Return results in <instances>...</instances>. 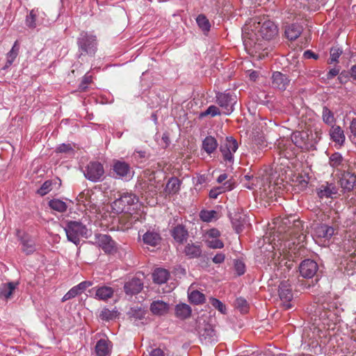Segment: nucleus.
Returning a JSON list of instances; mask_svg holds the SVG:
<instances>
[{"label": "nucleus", "instance_id": "nucleus-37", "mask_svg": "<svg viewBox=\"0 0 356 356\" xmlns=\"http://www.w3.org/2000/svg\"><path fill=\"white\" fill-rule=\"evenodd\" d=\"M322 119L325 124L327 125H334L335 118L333 112L327 106H323L322 111Z\"/></svg>", "mask_w": 356, "mask_h": 356}, {"label": "nucleus", "instance_id": "nucleus-30", "mask_svg": "<svg viewBox=\"0 0 356 356\" xmlns=\"http://www.w3.org/2000/svg\"><path fill=\"white\" fill-rule=\"evenodd\" d=\"M302 32V27L298 24H290L286 26L285 29L286 37L290 40H296L300 35Z\"/></svg>", "mask_w": 356, "mask_h": 356}, {"label": "nucleus", "instance_id": "nucleus-62", "mask_svg": "<svg viewBox=\"0 0 356 356\" xmlns=\"http://www.w3.org/2000/svg\"><path fill=\"white\" fill-rule=\"evenodd\" d=\"M304 56H305V58H308V59L309 58H314V59L318 58V55H316V54H314L313 51H312L310 50H307V51H305Z\"/></svg>", "mask_w": 356, "mask_h": 356}, {"label": "nucleus", "instance_id": "nucleus-58", "mask_svg": "<svg viewBox=\"0 0 356 356\" xmlns=\"http://www.w3.org/2000/svg\"><path fill=\"white\" fill-rule=\"evenodd\" d=\"M350 135L349 136L350 140L356 138V118L353 119L350 124Z\"/></svg>", "mask_w": 356, "mask_h": 356}, {"label": "nucleus", "instance_id": "nucleus-56", "mask_svg": "<svg viewBox=\"0 0 356 356\" xmlns=\"http://www.w3.org/2000/svg\"><path fill=\"white\" fill-rule=\"evenodd\" d=\"M92 285V282H90V281H83L81 283H79V284H77L76 286V288L78 289V290L79 291L80 293L81 294L83 292H84V291L91 286Z\"/></svg>", "mask_w": 356, "mask_h": 356}, {"label": "nucleus", "instance_id": "nucleus-46", "mask_svg": "<svg viewBox=\"0 0 356 356\" xmlns=\"http://www.w3.org/2000/svg\"><path fill=\"white\" fill-rule=\"evenodd\" d=\"M90 197V191H84L79 194V195L76 197V200L79 202V204H82L84 206L86 205L87 202H90L89 198Z\"/></svg>", "mask_w": 356, "mask_h": 356}, {"label": "nucleus", "instance_id": "nucleus-12", "mask_svg": "<svg viewBox=\"0 0 356 356\" xmlns=\"http://www.w3.org/2000/svg\"><path fill=\"white\" fill-rule=\"evenodd\" d=\"M199 337L202 343L208 344L218 341V336L213 326L209 323L200 327Z\"/></svg>", "mask_w": 356, "mask_h": 356}, {"label": "nucleus", "instance_id": "nucleus-36", "mask_svg": "<svg viewBox=\"0 0 356 356\" xmlns=\"http://www.w3.org/2000/svg\"><path fill=\"white\" fill-rule=\"evenodd\" d=\"M19 47L18 42L15 41L10 51L6 54V67L10 66L19 54Z\"/></svg>", "mask_w": 356, "mask_h": 356}, {"label": "nucleus", "instance_id": "nucleus-6", "mask_svg": "<svg viewBox=\"0 0 356 356\" xmlns=\"http://www.w3.org/2000/svg\"><path fill=\"white\" fill-rule=\"evenodd\" d=\"M216 103L222 108V112L225 115H229L234 108V106L236 103V96L229 92H218L216 96Z\"/></svg>", "mask_w": 356, "mask_h": 356}, {"label": "nucleus", "instance_id": "nucleus-22", "mask_svg": "<svg viewBox=\"0 0 356 356\" xmlns=\"http://www.w3.org/2000/svg\"><path fill=\"white\" fill-rule=\"evenodd\" d=\"M330 139L339 146H343L346 140V136L342 128L339 125H332L329 131Z\"/></svg>", "mask_w": 356, "mask_h": 356}, {"label": "nucleus", "instance_id": "nucleus-28", "mask_svg": "<svg viewBox=\"0 0 356 356\" xmlns=\"http://www.w3.org/2000/svg\"><path fill=\"white\" fill-rule=\"evenodd\" d=\"M169 305L162 300L153 301L150 305V311L155 315L162 316L168 313Z\"/></svg>", "mask_w": 356, "mask_h": 356}, {"label": "nucleus", "instance_id": "nucleus-29", "mask_svg": "<svg viewBox=\"0 0 356 356\" xmlns=\"http://www.w3.org/2000/svg\"><path fill=\"white\" fill-rule=\"evenodd\" d=\"M181 181L177 177H171L168 179L164 193L165 195H175L177 194L180 190Z\"/></svg>", "mask_w": 356, "mask_h": 356}, {"label": "nucleus", "instance_id": "nucleus-60", "mask_svg": "<svg viewBox=\"0 0 356 356\" xmlns=\"http://www.w3.org/2000/svg\"><path fill=\"white\" fill-rule=\"evenodd\" d=\"M225 259V256L223 253H218L213 257L212 261L215 264H220L224 262Z\"/></svg>", "mask_w": 356, "mask_h": 356}, {"label": "nucleus", "instance_id": "nucleus-1", "mask_svg": "<svg viewBox=\"0 0 356 356\" xmlns=\"http://www.w3.org/2000/svg\"><path fill=\"white\" fill-rule=\"evenodd\" d=\"M254 30L243 35V45L245 51L251 56H254L263 49L261 40L257 38L259 35L263 39L270 40L274 38L278 33L277 28L273 22L263 19L254 22Z\"/></svg>", "mask_w": 356, "mask_h": 356}, {"label": "nucleus", "instance_id": "nucleus-25", "mask_svg": "<svg viewBox=\"0 0 356 356\" xmlns=\"http://www.w3.org/2000/svg\"><path fill=\"white\" fill-rule=\"evenodd\" d=\"M171 236L177 243L181 244L186 241L188 233L185 226L178 225L172 229Z\"/></svg>", "mask_w": 356, "mask_h": 356}, {"label": "nucleus", "instance_id": "nucleus-64", "mask_svg": "<svg viewBox=\"0 0 356 356\" xmlns=\"http://www.w3.org/2000/svg\"><path fill=\"white\" fill-rule=\"evenodd\" d=\"M88 84H86L84 82H83L81 81V82L80 83L79 86V91H81V92L86 91L88 88Z\"/></svg>", "mask_w": 356, "mask_h": 356}, {"label": "nucleus", "instance_id": "nucleus-24", "mask_svg": "<svg viewBox=\"0 0 356 356\" xmlns=\"http://www.w3.org/2000/svg\"><path fill=\"white\" fill-rule=\"evenodd\" d=\"M161 241V234L154 230H147L143 235V243L152 247H156L158 245Z\"/></svg>", "mask_w": 356, "mask_h": 356}, {"label": "nucleus", "instance_id": "nucleus-59", "mask_svg": "<svg viewBox=\"0 0 356 356\" xmlns=\"http://www.w3.org/2000/svg\"><path fill=\"white\" fill-rule=\"evenodd\" d=\"M208 238H218L220 235V233L218 229L213 228L209 229L207 233Z\"/></svg>", "mask_w": 356, "mask_h": 356}, {"label": "nucleus", "instance_id": "nucleus-14", "mask_svg": "<svg viewBox=\"0 0 356 356\" xmlns=\"http://www.w3.org/2000/svg\"><path fill=\"white\" fill-rule=\"evenodd\" d=\"M94 243L106 253H111L114 250L115 245V241L109 235L102 234H95Z\"/></svg>", "mask_w": 356, "mask_h": 356}, {"label": "nucleus", "instance_id": "nucleus-55", "mask_svg": "<svg viewBox=\"0 0 356 356\" xmlns=\"http://www.w3.org/2000/svg\"><path fill=\"white\" fill-rule=\"evenodd\" d=\"M72 150L73 149L70 144L63 143L58 145L56 148V152L59 153H67Z\"/></svg>", "mask_w": 356, "mask_h": 356}, {"label": "nucleus", "instance_id": "nucleus-5", "mask_svg": "<svg viewBox=\"0 0 356 356\" xmlns=\"http://www.w3.org/2000/svg\"><path fill=\"white\" fill-rule=\"evenodd\" d=\"M138 202V197L131 192H123L112 204V208L116 213L126 211L131 205Z\"/></svg>", "mask_w": 356, "mask_h": 356}, {"label": "nucleus", "instance_id": "nucleus-27", "mask_svg": "<svg viewBox=\"0 0 356 356\" xmlns=\"http://www.w3.org/2000/svg\"><path fill=\"white\" fill-rule=\"evenodd\" d=\"M92 290H95V298L99 300L106 301L112 298L114 293L113 288L107 286L95 287Z\"/></svg>", "mask_w": 356, "mask_h": 356}, {"label": "nucleus", "instance_id": "nucleus-45", "mask_svg": "<svg viewBox=\"0 0 356 356\" xmlns=\"http://www.w3.org/2000/svg\"><path fill=\"white\" fill-rule=\"evenodd\" d=\"M210 303L214 308L218 309L220 313H222V314L226 313L225 305L219 300H218L215 298H211L210 299Z\"/></svg>", "mask_w": 356, "mask_h": 356}, {"label": "nucleus", "instance_id": "nucleus-17", "mask_svg": "<svg viewBox=\"0 0 356 356\" xmlns=\"http://www.w3.org/2000/svg\"><path fill=\"white\" fill-rule=\"evenodd\" d=\"M334 234V229L333 227L324 223H318L314 227L313 235L318 238H323L329 240Z\"/></svg>", "mask_w": 356, "mask_h": 356}, {"label": "nucleus", "instance_id": "nucleus-49", "mask_svg": "<svg viewBox=\"0 0 356 356\" xmlns=\"http://www.w3.org/2000/svg\"><path fill=\"white\" fill-rule=\"evenodd\" d=\"M342 54V51L339 48L332 47L330 49V63L332 64L333 63H336L338 61V58Z\"/></svg>", "mask_w": 356, "mask_h": 356}, {"label": "nucleus", "instance_id": "nucleus-8", "mask_svg": "<svg viewBox=\"0 0 356 356\" xmlns=\"http://www.w3.org/2000/svg\"><path fill=\"white\" fill-rule=\"evenodd\" d=\"M104 172V166L100 162L91 161L88 164L84 175L88 180L97 182L102 180Z\"/></svg>", "mask_w": 356, "mask_h": 356}, {"label": "nucleus", "instance_id": "nucleus-3", "mask_svg": "<svg viewBox=\"0 0 356 356\" xmlns=\"http://www.w3.org/2000/svg\"><path fill=\"white\" fill-rule=\"evenodd\" d=\"M65 231L67 240L75 245H79L81 238H88L90 231L82 222L76 220L68 221Z\"/></svg>", "mask_w": 356, "mask_h": 356}, {"label": "nucleus", "instance_id": "nucleus-19", "mask_svg": "<svg viewBox=\"0 0 356 356\" xmlns=\"http://www.w3.org/2000/svg\"><path fill=\"white\" fill-rule=\"evenodd\" d=\"M143 287V281L139 278L134 277L124 284V290L127 295H134L140 293Z\"/></svg>", "mask_w": 356, "mask_h": 356}, {"label": "nucleus", "instance_id": "nucleus-50", "mask_svg": "<svg viewBox=\"0 0 356 356\" xmlns=\"http://www.w3.org/2000/svg\"><path fill=\"white\" fill-rule=\"evenodd\" d=\"M235 306L239 309L241 312H248V302L246 300L243 298H238L235 301Z\"/></svg>", "mask_w": 356, "mask_h": 356}, {"label": "nucleus", "instance_id": "nucleus-34", "mask_svg": "<svg viewBox=\"0 0 356 356\" xmlns=\"http://www.w3.org/2000/svg\"><path fill=\"white\" fill-rule=\"evenodd\" d=\"M184 253L189 258H197L202 254V249L198 245L188 243L184 248Z\"/></svg>", "mask_w": 356, "mask_h": 356}, {"label": "nucleus", "instance_id": "nucleus-21", "mask_svg": "<svg viewBox=\"0 0 356 356\" xmlns=\"http://www.w3.org/2000/svg\"><path fill=\"white\" fill-rule=\"evenodd\" d=\"M112 343L107 339H99L95 347L96 356H110Z\"/></svg>", "mask_w": 356, "mask_h": 356}, {"label": "nucleus", "instance_id": "nucleus-18", "mask_svg": "<svg viewBox=\"0 0 356 356\" xmlns=\"http://www.w3.org/2000/svg\"><path fill=\"white\" fill-rule=\"evenodd\" d=\"M272 86L280 90H286L290 80L288 76L280 72H274L271 76Z\"/></svg>", "mask_w": 356, "mask_h": 356}, {"label": "nucleus", "instance_id": "nucleus-48", "mask_svg": "<svg viewBox=\"0 0 356 356\" xmlns=\"http://www.w3.org/2000/svg\"><path fill=\"white\" fill-rule=\"evenodd\" d=\"M81 294L76 286L72 287L67 293H66L62 298V302L70 300L76 296Z\"/></svg>", "mask_w": 356, "mask_h": 356}, {"label": "nucleus", "instance_id": "nucleus-32", "mask_svg": "<svg viewBox=\"0 0 356 356\" xmlns=\"http://www.w3.org/2000/svg\"><path fill=\"white\" fill-rule=\"evenodd\" d=\"M169 276L170 273L168 270L164 268H156L152 274L154 282L159 284L166 282Z\"/></svg>", "mask_w": 356, "mask_h": 356}, {"label": "nucleus", "instance_id": "nucleus-51", "mask_svg": "<svg viewBox=\"0 0 356 356\" xmlns=\"http://www.w3.org/2000/svg\"><path fill=\"white\" fill-rule=\"evenodd\" d=\"M234 268L238 275H242L245 272V266L241 261L236 260L234 263Z\"/></svg>", "mask_w": 356, "mask_h": 356}, {"label": "nucleus", "instance_id": "nucleus-7", "mask_svg": "<svg viewBox=\"0 0 356 356\" xmlns=\"http://www.w3.org/2000/svg\"><path fill=\"white\" fill-rule=\"evenodd\" d=\"M113 177L115 179H121L124 180H129L134 175L130 165L120 160H114L113 164Z\"/></svg>", "mask_w": 356, "mask_h": 356}, {"label": "nucleus", "instance_id": "nucleus-44", "mask_svg": "<svg viewBox=\"0 0 356 356\" xmlns=\"http://www.w3.org/2000/svg\"><path fill=\"white\" fill-rule=\"evenodd\" d=\"M207 246L212 249H220L224 247V243L218 238H207L206 241Z\"/></svg>", "mask_w": 356, "mask_h": 356}, {"label": "nucleus", "instance_id": "nucleus-38", "mask_svg": "<svg viewBox=\"0 0 356 356\" xmlns=\"http://www.w3.org/2000/svg\"><path fill=\"white\" fill-rule=\"evenodd\" d=\"M200 219L206 222H211L213 220H217L218 213L214 210H202L200 213Z\"/></svg>", "mask_w": 356, "mask_h": 356}, {"label": "nucleus", "instance_id": "nucleus-16", "mask_svg": "<svg viewBox=\"0 0 356 356\" xmlns=\"http://www.w3.org/2000/svg\"><path fill=\"white\" fill-rule=\"evenodd\" d=\"M318 268L316 262L312 259L304 260L299 266L300 273L305 278L313 277L316 275Z\"/></svg>", "mask_w": 356, "mask_h": 356}, {"label": "nucleus", "instance_id": "nucleus-41", "mask_svg": "<svg viewBox=\"0 0 356 356\" xmlns=\"http://www.w3.org/2000/svg\"><path fill=\"white\" fill-rule=\"evenodd\" d=\"M118 316V311L117 310H110L107 308H104L102 309L99 314V317L102 320L104 321H111L114 318H115Z\"/></svg>", "mask_w": 356, "mask_h": 356}, {"label": "nucleus", "instance_id": "nucleus-2", "mask_svg": "<svg viewBox=\"0 0 356 356\" xmlns=\"http://www.w3.org/2000/svg\"><path fill=\"white\" fill-rule=\"evenodd\" d=\"M323 131L320 124H315L313 129L293 132L291 140L294 145L303 149L310 150L321 140Z\"/></svg>", "mask_w": 356, "mask_h": 356}, {"label": "nucleus", "instance_id": "nucleus-10", "mask_svg": "<svg viewBox=\"0 0 356 356\" xmlns=\"http://www.w3.org/2000/svg\"><path fill=\"white\" fill-rule=\"evenodd\" d=\"M316 192L320 199L335 198L339 192V188L335 182L325 181L320 184L316 188Z\"/></svg>", "mask_w": 356, "mask_h": 356}, {"label": "nucleus", "instance_id": "nucleus-13", "mask_svg": "<svg viewBox=\"0 0 356 356\" xmlns=\"http://www.w3.org/2000/svg\"><path fill=\"white\" fill-rule=\"evenodd\" d=\"M17 236L22 245V250L26 254H31L35 251V243L33 238L25 232L17 230Z\"/></svg>", "mask_w": 356, "mask_h": 356}, {"label": "nucleus", "instance_id": "nucleus-20", "mask_svg": "<svg viewBox=\"0 0 356 356\" xmlns=\"http://www.w3.org/2000/svg\"><path fill=\"white\" fill-rule=\"evenodd\" d=\"M339 182L341 187L344 191H350L355 186L356 182V176L354 175V173L345 170L341 174Z\"/></svg>", "mask_w": 356, "mask_h": 356}, {"label": "nucleus", "instance_id": "nucleus-15", "mask_svg": "<svg viewBox=\"0 0 356 356\" xmlns=\"http://www.w3.org/2000/svg\"><path fill=\"white\" fill-rule=\"evenodd\" d=\"M147 311L142 307H132L127 312L128 319L138 326L144 324V320L145 319Z\"/></svg>", "mask_w": 356, "mask_h": 356}, {"label": "nucleus", "instance_id": "nucleus-42", "mask_svg": "<svg viewBox=\"0 0 356 356\" xmlns=\"http://www.w3.org/2000/svg\"><path fill=\"white\" fill-rule=\"evenodd\" d=\"M196 22L202 30L209 31L210 29L209 22L204 15H199L196 19Z\"/></svg>", "mask_w": 356, "mask_h": 356}, {"label": "nucleus", "instance_id": "nucleus-23", "mask_svg": "<svg viewBox=\"0 0 356 356\" xmlns=\"http://www.w3.org/2000/svg\"><path fill=\"white\" fill-rule=\"evenodd\" d=\"M329 164L330 166L339 171H345L348 166V162L343 159L339 152H334L329 158Z\"/></svg>", "mask_w": 356, "mask_h": 356}, {"label": "nucleus", "instance_id": "nucleus-33", "mask_svg": "<svg viewBox=\"0 0 356 356\" xmlns=\"http://www.w3.org/2000/svg\"><path fill=\"white\" fill-rule=\"evenodd\" d=\"M176 316L181 319H186L191 316V309L189 305L181 303L179 304L175 307Z\"/></svg>", "mask_w": 356, "mask_h": 356}, {"label": "nucleus", "instance_id": "nucleus-61", "mask_svg": "<svg viewBox=\"0 0 356 356\" xmlns=\"http://www.w3.org/2000/svg\"><path fill=\"white\" fill-rule=\"evenodd\" d=\"M339 69H337V68L331 69L327 74V78L328 79H332L333 77L337 76L339 74Z\"/></svg>", "mask_w": 356, "mask_h": 356}, {"label": "nucleus", "instance_id": "nucleus-43", "mask_svg": "<svg viewBox=\"0 0 356 356\" xmlns=\"http://www.w3.org/2000/svg\"><path fill=\"white\" fill-rule=\"evenodd\" d=\"M53 181L51 180H47L44 181L40 188L38 190V193L44 196L52 190Z\"/></svg>", "mask_w": 356, "mask_h": 356}, {"label": "nucleus", "instance_id": "nucleus-39", "mask_svg": "<svg viewBox=\"0 0 356 356\" xmlns=\"http://www.w3.org/2000/svg\"><path fill=\"white\" fill-rule=\"evenodd\" d=\"M49 206L53 210L60 213L65 212L67 208V204L65 202L58 199H54L50 200L49 202Z\"/></svg>", "mask_w": 356, "mask_h": 356}, {"label": "nucleus", "instance_id": "nucleus-54", "mask_svg": "<svg viewBox=\"0 0 356 356\" xmlns=\"http://www.w3.org/2000/svg\"><path fill=\"white\" fill-rule=\"evenodd\" d=\"M149 356H169L168 353H165L163 350L156 348L152 349L149 353Z\"/></svg>", "mask_w": 356, "mask_h": 356}, {"label": "nucleus", "instance_id": "nucleus-26", "mask_svg": "<svg viewBox=\"0 0 356 356\" xmlns=\"http://www.w3.org/2000/svg\"><path fill=\"white\" fill-rule=\"evenodd\" d=\"M278 292L282 301L289 302L293 298L292 289L289 281H283L280 283Z\"/></svg>", "mask_w": 356, "mask_h": 356}, {"label": "nucleus", "instance_id": "nucleus-52", "mask_svg": "<svg viewBox=\"0 0 356 356\" xmlns=\"http://www.w3.org/2000/svg\"><path fill=\"white\" fill-rule=\"evenodd\" d=\"M220 109L217 106H216L214 105H211L207 108V109L202 114V115H211L212 117H214V116L220 115Z\"/></svg>", "mask_w": 356, "mask_h": 356}, {"label": "nucleus", "instance_id": "nucleus-57", "mask_svg": "<svg viewBox=\"0 0 356 356\" xmlns=\"http://www.w3.org/2000/svg\"><path fill=\"white\" fill-rule=\"evenodd\" d=\"M244 179L246 181H252L250 184H245V186L248 189H252L253 186L255 185V181H257V177H254L251 175H246L244 176Z\"/></svg>", "mask_w": 356, "mask_h": 356}, {"label": "nucleus", "instance_id": "nucleus-40", "mask_svg": "<svg viewBox=\"0 0 356 356\" xmlns=\"http://www.w3.org/2000/svg\"><path fill=\"white\" fill-rule=\"evenodd\" d=\"M188 298L192 303L195 305L203 303L205 300L204 295L198 291H193L188 295Z\"/></svg>", "mask_w": 356, "mask_h": 356}, {"label": "nucleus", "instance_id": "nucleus-4", "mask_svg": "<svg viewBox=\"0 0 356 356\" xmlns=\"http://www.w3.org/2000/svg\"><path fill=\"white\" fill-rule=\"evenodd\" d=\"M77 45L81 55L94 56L97 50V37L87 32H82L77 39Z\"/></svg>", "mask_w": 356, "mask_h": 356}, {"label": "nucleus", "instance_id": "nucleus-47", "mask_svg": "<svg viewBox=\"0 0 356 356\" xmlns=\"http://www.w3.org/2000/svg\"><path fill=\"white\" fill-rule=\"evenodd\" d=\"M35 19H36V13L34 10H32L29 15L26 16V24L29 28L33 29L36 26L35 23Z\"/></svg>", "mask_w": 356, "mask_h": 356}, {"label": "nucleus", "instance_id": "nucleus-31", "mask_svg": "<svg viewBox=\"0 0 356 356\" xmlns=\"http://www.w3.org/2000/svg\"><path fill=\"white\" fill-rule=\"evenodd\" d=\"M17 284L18 283L15 282L2 283L0 285V298H4L6 300L10 298Z\"/></svg>", "mask_w": 356, "mask_h": 356}, {"label": "nucleus", "instance_id": "nucleus-63", "mask_svg": "<svg viewBox=\"0 0 356 356\" xmlns=\"http://www.w3.org/2000/svg\"><path fill=\"white\" fill-rule=\"evenodd\" d=\"M92 76L86 74L83 77L82 81L84 82L86 84L89 85L92 82Z\"/></svg>", "mask_w": 356, "mask_h": 356}, {"label": "nucleus", "instance_id": "nucleus-11", "mask_svg": "<svg viewBox=\"0 0 356 356\" xmlns=\"http://www.w3.org/2000/svg\"><path fill=\"white\" fill-rule=\"evenodd\" d=\"M121 213L118 218V227L122 231L132 228L136 222L140 221V216L137 213H131L127 211Z\"/></svg>", "mask_w": 356, "mask_h": 356}, {"label": "nucleus", "instance_id": "nucleus-35", "mask_svg": "<svg viewBox=\"0 0 356 356\" xmlns=\"http://www.w3.org/2000/svg\"><path fill=\"white\" fill-rule=\"evenodd\" d=\"M217 147L218 143L214 137L207 136L202 142V148L209 154L213 153Z\"/></svg>", "mask_w": 356, "mask_h": 356}, {"label": "nucleus", "instance_id": "nucleus-9", "mask_svg": "<svg viewBox=\"0 0 356 356\" xmlns=\"http://www.w3.org/2000/svg\"><path fill=\"white\" fill-rule=\"evenodd\" d=\"M238 145L236 140L233 137H227L220 146V151L222 154L224 161L229 163L234 161V154L238 149Z\"/></svg>", "mask_w": 356, "mask_h": 356}, {"label": "nucleus", "instance_id": "nucleus-53", "mask_svg": "<svg viewBox=\"0 0 356 356\" xmlns=\"http://www.w3.org/2000/svg\"><path fill=\"white\" fill-rule=\"evenodd\" d=\"M344 248L347 249L348 252H350L352 249L356 250V237L355 238H349L344 241Z\"/></svg>", "mask_w": 356, "mask_h": 356}]
</instances>
